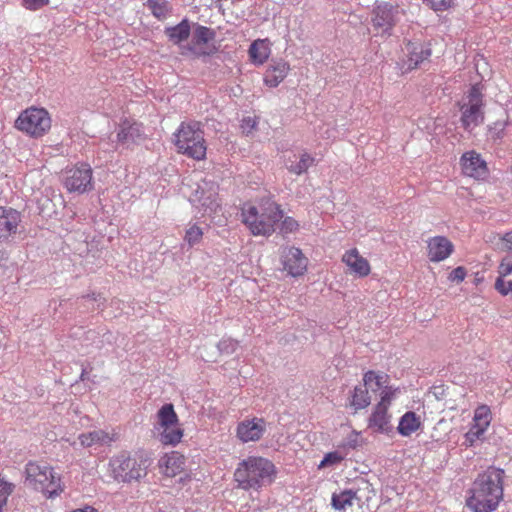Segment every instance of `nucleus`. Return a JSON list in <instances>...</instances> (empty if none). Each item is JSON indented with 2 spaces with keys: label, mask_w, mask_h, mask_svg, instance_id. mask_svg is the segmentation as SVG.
I'll list each match as a JSON object with an SVG mask.
<instances>
[{
  "label": "nucleus",
  "mask_w": 512,
  "mask_h": 512,
  "mask_svg": "<svg viewBox=\"0 0 512 512\" xmlns=\"http://www.w3.org/2000/svg\"><path fill=\"white\" fill-rule=\"evenodd\" d=\"M266 431V422L263 418L243 420L237 426V436L242 442L258 441Z\"/></svg>",
  "instance_id": "obj_15"
},
{
  "label": "nucleus",
  "mask_w": 512,
  "mask_h": 512,
  "mask_svg": "<svg viewBox=\"0 0 512 512\" xmlns=\"http://www.w3.org/2000/svg\"><path fill=\"white\" fill-rule=\"evenodd\" d=\"M21 221L20 213L12 208H0V240L7 239L17 232Z\"/></svg>",
  "instance_id": "obj_19"
},
{
  "label": "nucleus",
  "mask_w": 512,
  "mask_h": 512,
  "mask_svg": "<svg viewBox=\"0 0 512 512\" xmlns=\"http://www.w3.org/2000/svg\"><path fill=\"white\" fill-rule=\"evenodd\" d=\"M63 185L68 192L84 194L93 190V170L88 163H78L63 173Z\"/></svg>",
  "instance_id": "obj_9"
},
{
  "label": "nucleus",
  "mask_w": 512,
  "mask_h": 512,
  "mask_svg": "<svg viewBox=\"0 0 512 512\" xmlns=\"http://www.w3.org/2000/svg\"><path fill=\"white\" fill-rule=\"evenodd\" d=\"M499 248L512 256V231L505 233L500 238Z\"/></svg>",
  "instance_id": "obj_44"
},
{
  "label": "nucleus",
  "mask_w": 512,
  "mask_h": 512,
  "mask_svg": "<svg viewBox=\"0 0 512 512\" xmlns=\"http://www.w3.org/2000/svg\"><path fill=\"white\" fill-rule=\"evenodd\" d=\"M78 439L83 447H91L96 444L107 445L115 440L113 436L103 430H93L80 434Z\"/></svg>",
  "instance_id": "obj_25"
},
{
  "label": "nucleus",
  "mask_w": 512,
  "mask_h": 512,
  "mask_svg": "<svg viewBox=\"0 0 512 512\" xmlns=\"http://www.w3.org/2000/svg\"><path fill=\"white\" fill-rule=\"evenodd\" d=\"M217 347L220 353L230 355L236 351L238 342L231 338H223L219 341Z\"/></svg>",
  "instance_id": "obj_38"
},
{
  "label": "nucleus",
  "mask_w": 512,
  "mask_h": 512,
  "mask_svg": "<svg viewBox=\"0 0 512 512\" xmlns=\"http://www.w3.org/2000/svg\"><path fill=\"white\" fill-rule=\"evenodd\" d=\"M490 419V409L488 406L482 405L475 410L474 425L486 430L490 424Z\"/></svg>",
  "instance_id": "obj_34"
},
{
  "label": "nucleus",
  "mask_w": 512,
  "mask_h": 512,
  "mask_svg": "<svg viewBox=\"0 0 512 512\" xmlns=\"http://www.w3.org/2000/svg\"><path fill=\"white\" fill-rule=\"evenodd\" d=\"M250 60L255 65H262L269 58L271 53L270 43L268 39H257L249 47L248 50Z\"/></svg>",
  "instance_id": "obj_23"
},
{
  "label": "nucleus",
  "mask_w": 512,
  "mask_h": 512,
  "mask_svg": "<svg viewBox=\"0 0 512 512\" xmlns=\"http://www.w3.org/2000/svg\"><path fill=\"white\" fill-rule=\"evenodd\" d=\"M289 70L290 65L287 61L271 60L264 74L265 85L271 88L277 87L286 78Z\"/></svg>",
  "instance_id": "obj_17"
},
{
  "label": "nucleus",
  "mask_w": 512,
  "mask_h": 512,
  "mask_svg": "<svg viewBox=\"0 0 512 512\" xmlns=\"http://www.w3.org/2000/svg\"><path fill=\"white\" fill-rule=\"evenodd\" d=\"M183 464L182 456L176 452L166 455L160 460V466L165 467V474L168 476H175L182 470Z\"/></svg>",
  "instance_id": "obj_29"
},
{
  "label": "nucleus",
  "mask_w": 512,
  "mask_h": 512,
  "mask_svg": "<svg viewBox=\"0 0 512 512\" xmlns=\"http://www.w3.org/2000/svg\"><path fill=\"white\" fill-rule=\"evenodd\" d=\"M407 52V69L412 70L418 68L425 60L431 56V49L415 42H408L406 45Z\"/></svg>",
  "instance_id": "obj_21"
},
{
  "label": "nucleus",
  "mask_w": 512,
  "mask_h": 512,
  "mask_svg": "<svg viewBox=\"0 0 512 512\" xmlns=\"http://www.w3.org/2000/svg\"><path fill=\"white\" fill-rule=\"evenodd\" d=\"M189 201L195 206H201L204 213L215 211L218 207L217 187L214 183L203 181L198 184L195 191L189 197Z\"/></svg>",
  "instance_id": "obj_11"
},
{
  "label": "nucleus",
  "mask_w": 512,
  "mask_h": 512,
  "mask_svg": "<svg viewBox=\"0 0 512 512\" xmlns=\"http://www.w3.org/2000/svg\"><path fill=\"white\" fill-rule=\"evenodd\" d=\"M466 276V271L463 267H457L453 269L449 275V279L452 281L461 282Z\"/></svg>",
  "instance_id": "obj_48"
},
{
  "label": "nucleus",
  "mask_w": 512,
  "mask_h": 512,
  "mask_svg": "<svg viewBox=\"0 0 512 512\" xmlns=\"http://www.w3.org/2000/svg\"><path fill=\"white\" fill-rule=\"evenodd\" d=\"M85 375H86V370H85V369H83V370H82V373H81V375H80V379H81V380H84V379H85Z\"/></svg>",
  "instance_id": "obj_52"
},
{
  "label": "nucleus",
  "mask_w": 512,
  "mask_h": 512,
  "mask_svg": "<svg viewBox=\"0 0 512 512\" xmlns=\"http://www.w3.org/2000/svg\"><path fill=\"white\" fill-rule=\"evenodd\" d=\"M158 427H156L157 430H160L163 427L172 428V426L177 425L178 423V416L176 412L174 411V407L172 404H165L163 405L158 413Z\"/></svg>",
  "instance_id": "obj_28"
},
{
  "label": "nucleus",
  "mask_w": 512,
  "mask_h": 512,
  "mask_svg": "<svg viewBox=\"0 0 512 512\" xmlns=\"http://www.w3.org/2000/svg\"><path fill=\"white\" fill-rule=\"evenodd\" d=\"M299 228L298 222L292 217H286L281 223L280 232L282 234L293 233Z\"/></svg>",
  "instance_id": "obj_42"
},
{
  "label": "nucleus",
  "mask_w": 512,
  "mask_h": 512,
  "mask_svg": "<svg viewBox=\"0 0 512 512\" xmlns=\"http://www.w3.org/2000/svg\"><path fill=\"white\" fill-rule=\"evenodd\" d=\"M160 430V442L164 445L174 446L181 441L183 436V431L177 425L172 428L163 427Z\"/></svg>",
  "instance_id": "obj_32"
},
{
  "label": "nucleus",
  "mask_w": 512,
  "mask_h": 512,
  "mask_svg": "<svg viewBox=\"0 0 512 512\" xmlns=\"http://www.w3.org/2000/svg\"><path fill=\"white\" fill-rule=\"evenodd\" d=\"M342 459V456L338 452H330L324 456L319 464V468L336 465L340 463Z\"/></svg>",
  "instance_id": "obj_43"
},
{
  "label": "nucleus",
  "mask_w": 512,
  "mask_h": 512,
  "mask_svg": "<svg viewBox=\"0 0 512 512\" xmlns=\"http://www.w3.org/2000/svg\"><path fill=\"white\" fill-rule=\"evenodd\" d=\"M255 125H256L255 120H253L252 118L248 117V118H245V119L243 120V125H242V127H243L244 129H249V131H250V130H252V129H254V128H255Z\"/></svg>",
  "instance_id": "obj_50"
},
{
  "label": "nucleus",
  "mask_w": 512,
  "mask_h": 512,
  "mask_svg": "<svg viewBox=\"0 0 512 512\" xmlns=\"http://www.w3.org/2000/svg\"><path fill=\"white\" fill-rule=\"evenodd\" d=\"M14 485L0 478V512L7 504L8 497L13 493Z\"/></svg>",
  "instance_id": "obj_37"
},
{
  "label": "nucleus",
  "mask_w": 512,
  "mask_h": 512,
  "mask_svg": "<svg viewBox=\"0 0 512 512\" xmlns=\"http://www.w3.org/2000/svg\"><path fill=\"white\" fill-rule=\"evenodd\" d=\"M505 124L501 122H496L493 128H490V132L492 138L501 139L504 135Z\"/></svg>",
  "instance_id": "obj_49"
},
{
  "label": "nucleus",
  "mask_w": 512,
  "mask_h": 512,
  "mask_svg": "<svg viewBox=\"0 0 512 512\" xmlns=\"http://www.w3.org/2000/svg\"><path fill=\"white\" fill-rule=\"evenodd\" d=\"M15 126L33 137H41L50 129L51 119L45 109L30 108L19 115Z\"/></svg>",
  "instance_id": "obj_8"
},
{
  "label": "nucleus",
  "mask_w": 512,
  "mask_h": 512,
  "mask_svg": "<svg viewBox=\"0 0 512 512\" xmlns=\"http://www.w3.org/2000/svg\"><path fill=\"white\" fill-rule=\"evenodd\" d=\"M100 298H101L100 294H95V293L82 296V299H91L93 301H98Z\"/></svg>",
  "instance_id": "obj_51"
},
{
  "label": "nucleus",
  "mask_w": 512,
  "mask_h": 512,
  "mask_svg": "<svg viewBox=\"0 0 512 512\" xmlns=\"http://www.w3.org/2000/svg\"><path fill=\"white\" fill-rule=\"evenodd\" d=\"M26 481L35 489L49 498L57 496L61 491L60 478L47 465L29 462L25 469Z\"/></svg>",
  "instance_id": "obj_7"
},
{
  "label": "nucleus",
  "mask_w": 512,
  "mask_h": 512,
  "mask_svg": "<svg viewBox=\"0 0 512 512\" xmlns=\"http://www.w3.org/2000/svg\"><path fill=\"white\" fill-rule=\"evenodd\" d=\"M434 11H445L451 7L453 0H422Z\"/></svg>",
  "instance_id": "obj_41"
},
{
  "label": "nucleus",
  "mask_w": 512,
  "mask_h": 512,
  "mask_svg": "<svg viewBox=\"0 0 512 512\" xmlns=\"http://www.w3.org/2000/svg\"><path fill=\"white\" fill-rule=\"evenodd\" d=\"M462 128L472 132L485 119L483 94L478 85H473L459 103Z\"/></svg>",
  "instance_id": "obj_6"
},
{
  "label": "nucleus",
  "mask_w": 512,
  "mask_h": 512,
  "mask_svg": "<svg viewBox=\"0 0 512 512\" xmlns=\"http://www.w3.org/2000/svg\"><path fill=\"white\" fill-rule=\"evenodd\" d=\"M390 421L391 415L388 413V408L383 405H376L369 417L368 427L377 433L388 434L393 430Z\"/></svg>",
  "instance_id": "obj_20"
},
{
  "label": "nucleus",
  "mask_w": 512,
  "mask_h": 512,
  "mask_svg": "<svg viewBox=\"0 0 512 512\" xmlns=\"http://www.w3.org/2000/svg\"><path fill=\"white\" fill-rule=\"evenodd\" d=\"M202 236V229L198 227L196 224H194L187 229L184 239L188 243V245L192 247L201 241Z\"/></svg>",
  "instance_id": "obj_36"
},
{
  "label": "nucleus",
  "mask_w": 512,
  "mask_h": 512,
  "mask_svg": "<svg viewBox=\"0 0 512 512\" xmlns=\"http://www.w3.org/2000/svg\"><path fill=\"white\" fill-rule=\"evenodd\" d=\"M397 13V8L389 3L378 4L373 10V27L390 35V30L395 25Z\"/></svg>",
  "instance_id": "obj_14"
},
{
  "label": "nucleus",
  "mask_w": 512,
  "mask_h": 512,
  "mask_svg": "<svg viewBox=\"0 0 512 512\" xmlns=\"http://www.w3.org/2000/svg\"><path fill=\"white\" fill-rule=\"evenodd\" d=\"M421 426L420 417L413 411L406 412L399 421L397 430L402 436H410Z\"/></svg>",
  "instance_id": "obj_26"
},
{
  "label": "nucleus",
  "mask_w": 512,
  "mask_h": 512,
  "mask_svg": "<svg viewBox=\"0 0 512 512\" xmlns=\"http://www.w3.org/2000/svg\"><path fill=\"white\" fill-rule=\"evenodd\" d=\"M313 163L314 158L310 156L308 153H303L300 156L299 162L289 167V171L294 174L300 175L306 172L307 169L313 165Z\"/></svg>",
  "instance_id": "obj_35"
},
{
  "label": "nucleus",
  "mask_w": 512,
  "mask_h": 512,
  "mask_svg": "<svg viewBox=\"0 0 512 512\" xmlns=\"http://www.w3.org/2000/svg\"><path fill=\"white\" fill-rule=\"evenodd\" d=\"M149 465L150 459L143 453L131 455L122 451L110 458L109 471L112 478L117 482H139L147 475Z\"/></svg>",
  "instance_id": "obj_4"
},
{
  "label": "nucleus",
  "mask_w": 512,
  "mask_h": 512,
  "mask_svg": "<svg viewBox=\"0 0 512 512\" xmlns=\"http://www.w3.org/2000/svg\"><path fill=\"white\" fill-rule=\"evenodd\" d=\"M498 277L505 278L507 275L512 273V260L509 257H505L502 259L499 267H498Z\"/></svg>",
  "instance_id": "obj_45"
},
{
  "label": "nucleus",
  "mask_w": 512,
  "mask_h": 512,
  "mask_svg": "<svg viewBox=\"0 0 512 512\" xmlns=\"http://www.w3.org/2000/svg\"><path fill=\"white\" fill-rule=\"evenodd\" d=\"M460 163L464 175L475 178L485 179L488 176V168L485 160L475 150L465 152Z\"/></svg>",
  "instance_id": "obj_12"
},
{
  "label": "nucleus",
  "mask_w": 512,
  "mask_h": 512,
  "mask_svg": "<svg viewBox=\"0 0 512 512\" xmlns=\"http://www.w3.org/2000/svg\"><path fill=\"white\" fill-rule=\"evenodd\" d=\"M453 252V244L444 236H436L428 241V257L432 262H440Z\"/></svg>",
  "instance_id": "obj_18"
},
{
  "label": "nucleus",
  "mask_w": 512,
  "mask_h": 512,
  "mask_svg": "<svg viewBox=\"0 0 512 512\" xmlns=\"http://www.w3.org/2000/svg\"><path fill=\"white\" fill-rule=\"evenodd\" d=\"M275 474V465L270 460L260 456H249L238 464L234 478L240 488L258 490L271 484Z\"/></svg>",
  "instance_id": "obj_2"
},
{
  "label": "nucleus",
  "mask_w": 512,
  "mask_h": 512,
  "mask_svg": "<svg viewBox=\"0 0 512 512\" xmlns=\"http://www.w3.org/2000/svg\"><path fill=\"white\" fill-rule=\"evenodd\" d=\"M282 263L289 275L297 277L306 271L308 259L299 248L288 247L282 253Z\"/></svg>",
  "instance_id": "obj_13"
},
{
  "label": "nucleus",
  "mask_w": 512,
  "mask_h": 512,
  "mask_svg": "<svg viewBox=\"0 0 512 512\" xmlns=\"http://www.w3.org/2000/svg\"><path fill=\"white\" fill-rule=\"evenodd\" d=\"M343 262L360 277L367 276L370 273L368 261L359 255L356 248L347 251L342 258Z\"/></svg>",
  "instance_id": "obj_22"
},
{
  "label": "nucleus",
  "mask_w": 512,
  "mask_h": 512,
  "mask_svg": "<svg viewBox=\"0 0 512 512\" xmlns=\"http://www.w3.org/2000/svg\"><path fill=\"white\" fill-rule=\"evenodd\" d=\"M174 136L178 152L196 160L205 158L204 133L198 122L182 123Z\"/></svg>",
  "instance_id": "obj_5"
},
{
  "label": "nucleus",
  "mask_w": 512,
  "mask_h": 512,
  "mask_svg": "<svg viewBox=\"0 0 512 512\" xmlns=\"http://www.w3.org/2000/svg\"><path fill=\"white\" fill-rule=\"evenodd\" d=\"M388 375L384 373H377L375 371H368L363 376L364 386L369 390L376 392L383 389L384 384L387 382Z\"/></svg>",
  "instance_id": "obj_30"
},
{
  "label": "nucleus",
  "mask_w": 512,
  "mask_h": 512,
  "mask_svg": "<svg viewBox=\"0 0 512 512\" xmlns=\"http://www.w3.org/2000/svg\"><path fill=\"white\" fill-rule=\"evenodd\" d=\"M191 32V27L188 19H183L179 24L166 27L165 35L168 37L169 41L174 45H181L182 42L186 41Z\"/></svg>",
  "instance_id": "obj_24"
},
{
  "label": "nucleus",
  "mask_w": 512,
  "mask_h": 512,
  "mask_svg": "<svg viewBox=\"0 0 512 512\" xmlns=\"http://www.w3.org/2000/svg\"><path fill=\"white\" fill-rule=\"evenodd\" d=\"M23 6L31 11H36L49 4V0H22Z\"/></svg>",
  "instance_id": "obj_46"
},
{
  "label": "nucleus",
  "mask_w": 512,
  "mask_h": 512,
  "mask_svg": "<svg viewBox=\"0 0 512 512\" xmlns=\"http://www.w3.org/2000/svg\"><path fill=\"white\" fill-rule=\"evenodd\" d=\"M354 500L361 502V498L357 496V492L348 489L339 494L334 493L331 498V504L336 510H345L347 507L353 506Z\"/></svg>",
  "instance_id": "obj_27"
},
{
  "label": "nucleus",
  "mask_w": 512,
  "mask_h": 512,
  "mask_svg": "<svg viewBox=\"0 0 512 512\" xmlns=\"http://www.w3.org/2000/svg\"><path fill=\"white\" fill-rule=\"evenodd\" d=\"M146 5L153 16L158 19L165 18L170 11L169 2L167 0H147Z\"/></svg>",
  "instance_id": "obj_33"
},
{
  "label": "nucleus",
  "mask_w": 512,
  "mask_h": 512,
  "mask_svg": "<svg viewBox=\"0 0 512 512\" xmlns=\"http://www.w3.org/2000/svg\"><path fill=\"white\" fill-rule=\"evenodd\" d=\"M505 471L489 466L479 473L469 489L466 505L472 512H494L504 497Z\"/></svg>",
  "instance_id": "obj_1"
},
{
  "label": "nucleus",
  "mask_w": 512,
  "mask_h": 512,
  "mask_svg": "<svg viewBox=\"0 0 512 512\" xmlns=\"http://www.w3.org/2000/svg\"><path fill=\"white\" fill-rule=\"evenodd\" d=\"M494 287L502 296H512V281H506L502 277H497Z\"/></svg>",
  "instance_id": "obj_40"
},
{
  "label": "nucleus",
  "mask_w": 512,
  "mask_h": 512,
  "mask_svg": "<svg viewBox=\"0 0 512 512\" xmlns=\"http://www.w3.org/2000/svg\"><path fill=\"white\" fill-rule=\"evenodd\" d=\"M145 139L146 134L141 123L125 119L119 124L116 141L123 148L128 149L134 145H139Z\"/></svg>",
  "instance_id": "obj_10"
},
{
  "label": "nucleus",
  "mask_w": 512,
  "mask_h": 512,
  "mask_svg": "<svg viewBox=\"0 0 512 512\" xmlns=\"http://www.w3.org/2000/svg\"><path fill=\"white\" fill-rule=\"evenodd\" d=\"M214 38H215L214 30H212L211 28L206 27V26L197 25L193 32L192 44L186 46L185 48L188 51L193 52L197 55H210L216 50V48L214 46L209 50H204L200 46L207 44Z\"/></svg>",
  "instance_id": "obj_16"
},
{
  "label": "nucleus",
  "mask_w": 512,
  "mask_h": 512,
  "mask_svg": "<svg viewBox=\"0 0 512 512\" xmlns=\"http://www.w3.org/2000/svg\"><path fill=\"white\" fill-rule=\"evenodd\" d=\"M485 431L486 430L483 428L473 425V427L466 433V440L472 444L476 439H479Z\"/></svg>",
  "instance_id": "obj_47"
},
{
  "label": "nucleus",
  "mask_w": 512,
  "mask_h": 512,
  "mask_svg": "<svg viewBox=\"0 0 512 512\" xmlns=\"http://www.w3.org/2000/svg\"><path fill=\"white\" fill-rule=\"evenodd\" d=\"M243 223L253 235L269 236L275 231V225L283 218L280 206L270 200L259 207L248 205L242 208Z\"/></svg>",
  "instance_id": "obj_3"
},
{
  "label": "nucleus",
  "mask_w": 512,
  "mask_h": 512,
  "mask_svg": "<svg viewBox=\"0 0 512 512\" xmlns=\"http://www.w3.org/2000/svg\"><path fill=\"white\" fill-rule=\"evenodd\" d=\"M398 391V388L393 389L391 386H385L381 392V400L377 405H383L385 408H389Z\"/></svg>",
  "instance_id": "obj_39"
},
{
  "label": "nucleus",
  "mask_w": 512,
  "mask_h": 512,
  "mask_svg": "<svg viewBox=\"0 0 512 512\" xmlns=\"http://www.w3.org/2000/svg\"><path fill=\"white\" fill-rule=\"evenodd\" d=\"M371 403V398L368 394V389L365 387L356 386L353 390L350 405L355 410L366 408Z\"/></svg>",
  "instance_id": "obj_31"
}]
</instances>
